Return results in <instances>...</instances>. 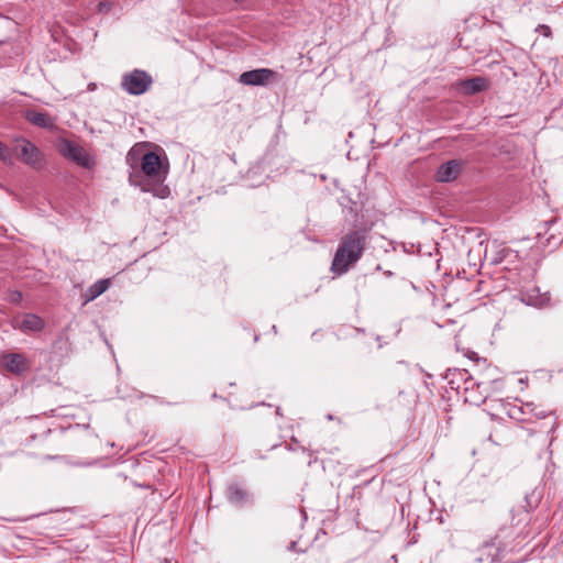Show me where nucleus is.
Listing matches in <instances>:
<instances>
[{"label": "nucleus", "instance_id": "a211bd4d", "mask_svg": "<svg viewBox=\"0 0 563 563\" xmlns=\"http://www.w3.org/2000/svg\"><path fill=\"white\" fill-rule=\"evenodd\" d=\"M110 286V279H99L92 284L87 290L88 300H93L102 295Z\"/></svg>", "mask_w": 563, "mask_h": 563}, {"label": "nucleus", "instance_id": "f03ea898", "mask_svg": "<svg viewBox=\"0 0 563 563\" xmlns=\"http://www.w3.org/2000/svg\"><path fill=\"white\" fill-rule=\"evenodd\" d=\"M517 532L512 527H503L488 541H486L478 550L479 562L499 563L507 553L512 552L517 548L515 542Z\"/></svg>", "mask_w": 563, "mask_h": 563}, {"label": "nucleus", "instance_id": "9b49d317", "mask_svg": "<svg viewBox=\"0 0 563 563\" xmlns=\"http://www.w3.org/2000/svg\"><path fill=\"white\" fill-rule=\"evenodd\" d=\"M455 88L461 90L466 96H472L489 88V81L482 76L459 80L455 82Z\"/></svg>", "mask_w": 563, "mask_h": 563}, {"label": "nucleus", "instance_id": "2eb2a0df", "mask_svg": "<svg viewBox=\"0 0 563 563\" xmlns=\"http://www.w3.org/2000/svg\"><path fill=\"white\" fill-rule=\"evenodd\" d=\"M71 352V342L67 334L63 333L52 344V354L58 360L69 356Z\"/></svg>", "mask_w": 563, "mask_h": 563}, {"label": "nucleus", "instance_id": "6e6552de", "mask_svg": "<svg viewBox=\"0 0 563 563\" xmlns=\"http://www.w3.org/2000/svg\"><path fill=\"white\" fill-rule=\"evenodd\" d=\"M276 78V73L269 68H257L244 71L239 77V82L245 86H266Z\"/></svg>", "mask_w": 563, "mask_h": 563}, {"label": "nucleus", "instance_id": "9d476101", "mask_svg": "<svg viewBox=\"0 0 563 563\" xmlns=\"http://www.w3.org/2000/svg\"><path fill=\"white\" fill-rule=\"evenodd\" d=\"M464 163L461 159H451L440 165L437 170L435 178L441 183H449L455 180L461 174Z\"/></svg>", "mask_w": 563, "mask_h": 563}, {"label": "nucleus", "instance_id": "393cba45", "mask_svg": "<svg viewBox=\"0 0 563 563\" xmlns=\"http://www.w3.org/2000/svg\"><path fill=\"white\" fill-rule=\"evenodd\" d=\"M553 222H555V220L545 221V222L543 223V227H544V228H548V225H549L550 223H553Z\"/></svg>", "mask_w": 563, "mask_h": 563}, {"label": "nucleus", "instance_id": "aec40b11", "mask_svg": "<svg viewBox=\"0 0 563 563\" xmlns=\"http://www.w3.org/2000/svg\"><path fill=\"white\" fill-rule=\"evenodd\" d=\"M509 254V250L503 249L498 251L495 255H488V251L485 252V257L489 258L493 264H499L503 262L506 255Z\"/></svg>", "mask_w": 563, "mask_h": 563}, {"label": "nucleus", "instance_id": "f3484780", "mask_svg": "<svg viewBox=\"0 0 563 563\" xmlns=\"http://www.w3.org/2000/svg\"><path fill=\"white\" fill-rule=\"evenodd\" d=\"M43 328L44 321L42 318L32 313H26L20 325L22 331H41Z\"/></svg>", "mask_w": 563, "mask_h": 563}, {"label": "nucleus", "instance_id": "5701e85b", "mask_svg": "<svg viewBox=\"0 0 563 563\" xmlns=\"http://www.w3.org/2000/svg\"><path fill=\"white\" fill-rule=\"evenodd\" d=\"M538 32H541V34L544 36V37H552V31H551V27L547 24H539L538 27L536 29Z\"/></svg>", "mask_w": 563, "mask_h": 563}, {"label": "nucleus", "instance_id": "dca6fc26", "mask_svg": "<svg viewBox=\"0 0 563 563\" xmlns=\"http://www.w3.org/2000/svg\"><path fill=\"white\" fill-rule=\"evenodd\" d=\"M24 118L27 122L38 128L45 129L54 125V122L48 113L43 111L27 110Z\"/></svg>", "mask_w": 563, "mask_h": 563}, {"label": "nucleus", "instance_id": "39448f33", "mask_svg": "<svg viewBox=\"0 0 563 563\" xmlns=\"http://www.w3.org/2000/svg\"><path fill=\"white\" fill-rule=\"evenodd\" d=\"M15 153L18 158L35 169L42 168L45 164L44 156L40 148L24 137L16 140Z\"/></svg>", "mask_w": 563, "mask_h": 563}, {"label": "nucleus", "instance_id": "412c9836", "mask_svg": "<svg viewBox=\"0 0 563 563\" xmlns=\"http://www.w3.org/2000/svg\"><path fill=\"white\" fill-rule=\"evenodd\" d=\"M0 159L3 162H10L11 152L10 148L0 141Z\"/></svg>", "mask_w": 563, "mask_h": 563}, {"label": "nucleus", "instance_id": "7ed1b4c3", "mask_svg": "<svg viewBox=\"0 0 563 563\" xmlns=\"http://www.w3.org/2000/svg\"><path fill=\"white\" fill-rule=\"evenodd\" d=\"M139 161L141 162V170L145 176L156 180L165 178L167 170H163L162 161L156 153H142L141 150L132 147L126 155V162L133 166L136 165Z\"/></svg>", "mask_w": 563, "mask_h": 563}, {"label": "nucleus", "instance_id": "0eeeda50", "mask_svg": "<svg viewBox=\"0 0 563 563\" xmlns=\"http://www.w3.org/2000/svg\"><path fill=\"white\" fill-rule=\"evenodd\" d=\"M0 365L12 375L21 376L30 369V363L21 353L3 352L0 354Z\"/></svg>", "mask_w": 563, "mask_h": 563}, {"label": "nucleus", "instance_id": "f8f14e48", "mask_svg": "<svg viewBox=\"0 0 563 563\" xmlns=\"http://www.w3.org/2000/svg\"><path fill=\"white\" fill-rule=\"evenodd\" d=\"M520 300L527 306L543 307L550 301L547 292L541 294L540 289L536 286L520 290Z\"/></svg>", "mask_w": 563, "mask_h": 563}, {"label": "nucleus", "instance_id": "4468645a", "mask_svg": "<svg viewBox=\"0 0 563 563\" xmlns=\"http://www.w3.org/2000/svg\"><path fill=\"white\" fill-rule=\"evenodd\" d=\"M510 418L520 421L527 422L529 424H534L537 420L540 418L538 413H533L530 405L526 406H514L509 411Z\"/></svg>", "mask_w": 563, "mask_h": 563}, {"label": "nucleus", "instance_id": "4be33fe9", "mask_svg": "<svg viewBox=\"0 0 563 563\" xmlns=\"http://www.w3.org/2000/svg\"><path fill=\"white\" fill-rule=\"evenodd\" d=\"M113 8V2L111 1H101L98 3L97 10L99 13L107 14Z\"/></svg>", "mask_w": 563, "mask_h": 563}, {"label": "nucleus", "instance_id": "b1692460", "mask_svg": "<svg viewBox=\"0 0 563 563\" xmlns=\"http://www.w3.org/2000/svg\"><path fill=\"white\" fill-rule=\"evenodd\" d=\"M21 299H22L21 292L16 291V292L12 294V298H11L12 302H19Z\"/></svg>", "mask_w": 563, "mask_h": 563}, {"label": "nucleus", "instance_id": "a878e982", "mask_svg": "<svg viewBox=\"0 0 563 563\" xmlns=\"http://www.w3.org/2000/svg\"><path fill=\"white\" fill-rule=\"evenodd\" d=\"M296 542H291L290 547L291 549H295Z\"/></svg>", "mask_w": 563, "mask_h": 563}, {"label": "nucleus", "instance_id": "20e7f679", "mask_svg": "<svg viewBox=\"0 0 563 563\" xmlns=\"http://www.w3.org/2000/svg\"><path fill=\"white\" fill-rule=\"evenodd\" d=\"M153 84L152 76L142 69H133L123 74L121 87L124 91L133 96H140L146 92Z\"/></svg>", "mask_w": 563, "mask_h": 563}, {"label": "nucleus", "instance_id": "423d86ee", "mask_svg": "<svg viewBox=\"0 0 563 563\" xmlns=\"http://www.w3.org/2000/svg\"><path fill=\"white\" fill-rule=\"evenodd\" d=\"M57 150L60 155L75 162L80 167L90 168L93 164L90 155L82 146L77 145L67 139H62L58 142Z\"/></svg>", "mask_w": 563, "mask_h": 563}, {"label": "nucleus", "instance_id": "6ab92c4d", "mask_svg": "<svg viewBox=\"0 0 563 563\" xmlns=\"http://www.w3.org/2000/svg\"><path fill=\"white\" fill-rule=\"evenodd\" d=\"M526 435H529L532 438V444L533 446H536L537 449L539 450H542L544 444H545V438H544V432L541 431V430H538L536 427L534 428H529L527 429L520 438H525Z\"/></svg>", "mask_w": 563, "mask_h": 563}, {"label": "nucleus", "instance_id": "f257e3e1", "mask_svg": "<svg viewBox=\"0 0 563 563\" xmlns=\"http://www.w3.org/2000/svg\"><path fill=\"white\" fill-rule=\"evenodd\" d=\"M368 240L369 229L366 227L351 230L344 234L334 253L331 272L338 276L347 273L350 267L362 257Z\"/></svg>", "mask_w": 563, "mask_h": 563}, {"label": "nucleus", "instance_id": "1a4fd4ad", "mask_svg": "<svg viewBox=\"0 0 563 563\" xmlns=\"http://www.w3.org/2000/svg\"><path fill=\"white\" fill-rule=\"evenodd\" d=\"M465 384V401L474 406H481L484 404L488 397L485 384L476 383L473 379L466 380Z\"/></svg>", "mask_w": 563, "mask_h": 563}, {"label": "nucleus", "instance_id": "ddd939ff", "mask_svg": "<svg viewBox=\"0 0 563 563\" xmlns=\"http://www.w3.org/2000/svg\"><path fill=\"white\" fill-rule=\"evenodd\" d=\"M227 499L236 506H244L250 500V494L245 487L239 483H231L225 490Z\"/></svg>", "mask_w": 563, "mask_h": 563}]
</instances>
